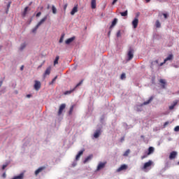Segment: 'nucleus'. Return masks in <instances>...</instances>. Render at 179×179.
<instances>
[{
	"instance_id": "50",
	"label": "nucleus",
	"mask_w": 179,
	"mask_h": 179,
	"mask_svg": "<svg viewBox=\"0 0 179 179\" xmlns=\"http://www.w3.org/2000/svg\"><path fill=\"white\" fill-rule=\"evenodd\" d=\"M27 96H28V98H29V97L31 96L30 94H28L27 95Z\"/></svg>"
},
{
	"instance_id": "28",
	"label": "nucleus",
	"mask_w": 179,
	"mask_h": 179,
	"mask_svg": "<svg viewBox=\"0 0 179 179\" xmlns=\"http://www.w3.org/2000/svg\"><path fill=\"white\" fill-rule=\"evenodd\" d=\"M27 46L26 42H24V43H21V45L20 46V50H23Z\"/></svg>"
},
{
	"instance_id": "10",
	"label": "nucleus",
	"mask_w": 179,
	"mask_h": 179,
	"mask_svg": "<svg viewBox=\"0 0 179 179\" xmlns=\"http://www.w3.org/2000/svg\"><path fill=\"white\" fill-rule=\"evenodd\" d=\"M51 73V67H47L46 70L45 71V73H43V77L45 78L46 76H49Z\"/></svg>"
},
{
	"instance_id": "42",
	"label": "nucleus",
	"mask_w": 179,
	"mask_h": 179,
	"mask_svg": "<svg viewBox=\"0 0 179 179\" xmlns=\"http://www.w3.org/2000/svg\"><path fill=\"white\" fill-rule=\"evenodd\" d=\"M169 122H165V123H164V127H166V125H169Z\"/></svg>"
},
{
	"instance_id": "18",
	"label": "nucleus",
	"mask_w": 179,
	"mask_h": 179,
	"mask_svg": "<svg viewBox=\"0 0 179 179\" xmlns=\"http://www.w3.org/2000/svg\"><path fill=\"white\" fill-rule=\"evenodd\" d=\"M85 150H80L76 157V160H79L81 156L83 155Z\"/></svg>"
},
{
	"instance_id": "52",
	"label": "nucleus",
	"mask_w": 179,
	"mask_h": 179,
	"mask_svg": "<svg viewBox=\"0 0 179 179\" xmlns=\"http://www.w3.org/2000/svg\"><path fill=\"white\" fill-rule=\"evenodd\" d=\"M6 166H3V170L6 169Z\"/></svg>"
},
{
	"instance_id": "17",
	"label": "nucleus",
	"mask_w": 179,
	"mask_h": 179,
	"mask_svg": "<svg viewBox=\"0 0 179 179\" xmlns=\"http://www.w3.org/2000/svg\"><path fill=\"white\" fill-rule=\"evenodd\" d=\"M178 103V99L173 101V103L169 106V109H174L175 106Z\"/></svg>"
},
{
	"instance_id": "16",
	"label": "nucleus",
	"mask_w": 179,
	"mask_h": 179,
	"mask_svg": "<svg viewBox=\"0 0 179 179\" xmlns=\"http://www.w3.org/2000/svg\"><path fill=\"white\" fill-rule=\"evenodd\" d=\"M128 166L126 164H122L119 169H117V171H122L123 170H127Z\"/></svg>"
},
{
	"instance_id": "33",
	"label": "nucleus",
	"mask_w": 179,
	"mask_h": 179,
	"mask_svg": "<svg viewBox=\"0 0 179 179\" xmlns=\"http://www.w3.org/2000/svg\"><path fill=\"white\" fill-rule=\"evenodd\" d=\"M58 78V76H55L54 77V78H52L51 83H50V84H53L55 83V81H56L57 78Z\"/></svg>"
},
{
	"instance_id": "48",
	"label": "nucleus",
	"mask_w": 179,
	"mask_h": 179,
	"mask_svg": "<svg viewBox=\"0 0 179 179\" xmlns=\"http://www.w3.org/2000/svg\"><path fill=\"white\" fill-rule=\"evenodd\" d=\"M163 64H164V62H162V63H160L159 66H163Z\"/></svg>"
},
{
	"instance_id": "9",
	"label": "nucleus",
	"mask_w": 179,
	"mask_h": 179,
	"mask_svg": "<svg viewBox=\"0 0 179 179\" xmlns=\"http://www.w3.org/2000/svg\"><path fill=\"white\" fill-rule=\"evenodd\" d=\"M177 155H178L177 152H171V155H169V159L173 160L174 159H176V157H177Z\"/></svg>"
},
{
	"instance_id": "46",
	"label": "nucleus",
	"mask_w": 179,
	"mask_h": 179,
	"mask_svg": "<svg viewBox=\"0 0 179 179\" xmlns=\"http://www.w3.org/2000/svg\"><path fill=\"white\" fill-rule=\"evenodd\" d=\"M146 157H147V156L144 155V156H142V157H141V159H142V160H143V159H145Z\"/></svg>"
},
{
	"instance_id": "2",
	"label": "nucleus",
	"mask_w": 179,
	"mask_h": 179,
	"mask_svg": "<svg viewBox=\"0 0 179 179\" xmlns=\"http://www.w3.org/2000/svg\"><path fill=\"white\" fill-rule=\"evenodd\" d=\"M134 49L132 48H129L127 56H128V60H131L134 57Z\"/></svg>"
},
{
	"instance_id": "25",
	"label": "nucleus",
	"mask_w": 179,
	"mask_h": 179,
	"mask_svg": "<svg viewBox=\"0 0 179 179\" xmlns=\"http://www.w3.org/2000/svg\"><path fill=\"white\" fill-rule=\"evenodd\" d=\"M24 177V174H23V173H22L21 174H20V176H17L15 177H14L13 179H23Z\"/></svg>"
},
{
	"instance_id": "26",
	"label": "nucleus",
	"mask_w": 179,
	"mask_h": 179,
	"mask_svg": "<svg viewBox=\"0 0 179 179\" xmlns=\"http://www.w3.org/2000/svg\"><path fill=\"white\" fill-rule=\"evenodd\" d=\"M153 98L154 96H150L148 101H145V102H143V105H148L152 101Z\"/></svg>"
},
{
	"instance_id": "49",
	"label": "nucleus",
	"mask_w": 179,
	"mask_h": 179,
	"mask_svg": "<svg viewBox=\"0 0 179 179\" xmlns=\"http://www.w3.org/2000/svg\"><path fill=\"white\" fill-rule=\"evenodd\" d=\"M23 69H24V66H21L20 69L23 70Z\"/></svg>"
},
{
	"instance_id": "40",
	"label": "nucleus",
	"mask_w": 179,
	"mask_h": 179,
	"mask_svg": "<svg viewBox=\"0 0 179 179\" xmlns=\"http://www.w3.org/2000/svg\"><path fill=\"white\" fill-rule=\"evenodd\" d=\"M117 36H121V32H120V31H117Z\"/></svg>"
},
{
	"instance_id": "54",
	"label": "nucleus",
	"mask_w": 179,
	"mask_h": 179,
	"mask_svg": "<svg viewBox=\"0 0 179 179\" xmlns=\"http://www.w3.org/2000/svg\"><path fill=\"white\" fill-rule=\"evenodd\" d=\"M110 34H111V31H109V32H108V35L110 36Z\"/></svg>"
},
{
	"instance_id": "20",
	"label": "nucleus",
	"mask_w": 179,
	"mask_h": 179,
	"mask_svg": "<svg viewBox=\"0 0 179 179\" xmlns=\"http://www.w3.org/2000/svg\"><path fill=\"white\" fill-rule=\"evenodd\" d=\"M117 21H118L117 18H114V20L112 21V24H111L110 28H113V27H115V25H116Z\"/></svg>"
},
{
	"instance_id": "47",
	"label": "nucleus",
	"mask_w": 179,
	"mask_h": 179,
	"mask_svg": "<svg viewBox=\"0 0 179 179\" xmlns=\"http://www.w3.org/2000/svg\"><path fill=\"white\" fill-rule=\"evenodd\" d=\"M3 178H6V173H3Z\"/></svg>"
},
{
	"instance_id": "23",
	"label": "nucleus",
	"mask_w": 179,
	"mask_h": 179,
	"mask_svg": "<svg viewBox=\"0 0 179 179\" xmlns=\"http://www.w3.org/2000/svg\"><path fill=\"white\" fill-rule=\"evenodd\" d=\"M75 106L76 105H71L70 106V109L69 110V115H73V111L74 110Z\"/></svg>"
},
{
	"instance_id": "32",
	"label": "nucleus",
	"mask_w": 179,
	"mask_h": 179,
	"mask_svg": "<svg viewBox=\"0 0 179 179\" xmlns=\"http://www.w3.org/2000/svg\"><path fill=\"white\" fill-rule=\"evenodd\" d=\"M129 153H130V150L128 149V150H126V152L124 153V157H127V156H129Z\"/></svg>"
},
{
	"instance_id": "38",
	"label": "nucleus",
	"mask_w": 179,
	"mask_h": 179,
	"mask_svg": "<svg viewBox=\"0 0 179 179\" xmlns=\"http://www.w3.org/2000/svg\"><path fill=\"white\" fill-rule=\"evenodd\" d=\"M174 131L175 132H179V126H176Z\"/></svg>"
},
{
	"instance_id": "5",
	"label": "nucleus",
	"mask_w": 179,
	"mask_h": 179,
	"mask_svg": "<svg viewBox=\"0 0 179 179\" xmlns=\"http://www.w3.org/2000/svg\"><path fill=\"white\" fill-rule=\"evenodd\" d=\"M35 90H36L37 91L38 90H40V88L41 87V81H38V80H35V84L34 85Z\"/></svg>"
},
{
	"instance_id": "45",
	"label": "nucleus",
	"mask_w": 179,
	"mask_h": 179,
	"mask_svg": "<svg viewBox=\"0 0 179 179\" xmlns=\"http://www.w3.org/2000/svg\"><path fill=\"white\" fill-rule=\"evenodd\" d=\"M3 83V80H0V87H1Z\"/></svg>"
},
{
	"instance_id": "8",
	"label": "nucleus",
	"mask_w": 179,
	"mask_h": 179,
	"mask_svg": "<svg viewBox=\"0 0 179 179\" xmlns=\"http://www.w3.org/2000/svg\"><path fill=\"white\" fill-rule=\"evenodd\" d=\"M78 4H76V6H74V7L72 8L71 11V15H74L76 14V13H78Z\"/></svg>"
},
{
	"instance_id": "3",
	"label": "nucleus",
	"mask_w": 179,
	"mask_h": 179,
	"mask_svg": "<svg viewBox=\"0 0 179 179\" xmlns=\"http://www.w3.org/2000/svg\"><path fill=\"white\" fill-rule=\"evenodd\" d=\"M83 83V80H81L79 83H78V84H76V87H74V88H73V90H70L69 91H66L64 92V94H71V92H73V91H75V90L79 87L80 85H81Z\"/></svg>"
},
{
	"instance_id": "43",
	"label": "nucleus",
	"mask_w": 179,
	"mask_h": 179,
	"mask_svg": "<svg viewBox=\"0 0 179 179\" xmlns=\"http://www.w3.org/2000/svg\"><path fill=\"white\" fill-rule=\"evenodd\" d=\"M164 18H168V15H167V14H166L165 13H164Z\"/></svg>"
},
{
	"instance_id": "19",
	"label": "nucleus",
	"mask_w": 179,
	"mask_h": 179,
	"mask_svg": "<svg viewBox=\"0 0 179 179\" xmlns=\"http://www.w3.org/2000/svg\"><path fill=\"white\" fill-rule=\"evenodd\" d=\"M106 166V163H99V164L97 166V170H101L102 169H104V167Z\"/></svg>"
},
{
	"instance_id": "4",
	"label": "nucleus",
	"mask_w": 179,
	"mask_h": 179,
	"mask_svg": "<svg viewBox=\"0 0 179 179\" xmlns=\"http://www.w3.org/2000/svg\"><path fill=\"white\" fill-rule=\"evenodd\" d=\"M66 106V103H61L59 108V110L57 112L59 117H60V115L62 114V112L63 110H64Z\"/></svg>"
},
{
	"instance_id": "34",
	"label": "nucleus",
	"mask_w": 179,
	"mask_h": 179,
	"mask_svg": "<svg viewBox=\"0 0 179 179\" xmlns=\"http://www.w3.org/2000/svg\"><path fill=\"white\" fill-rule=\"evenodd\" d=\"M64 34H63V35L61 36L59 42L60 43H62L63 42V41H64Z\"/></svg>"
},
{
	"instance_id": "29",
	"label": "nucleus",
	"mask_w": 179,
	"mask_h": 179,
	"mask_svg": "<svg viewBox=\"0 0 179 179\" xmlns=\"http://www.w3.org/2000/svg\"><path fill=\"white\" fill-rule=\"evenodd\" d=\"M155 26L157 27V28H160L161 22L159 20H157V21L155 22Z\"/></svg>"
},
{
	"instance_id": "37",
	"label": "nucleus",
	"mask_w": 179,
	"mask_h": 179,
	"mask_svg": "<svg viewBox=\"0 0 179 179\" xmlns=\"http://www.w3.org/2000/svg\"><path fill=\"white\" fill-rule=\"evenodd\" d=\"M29 7H25L24 10V15H26L27 13V10H28Z\"/></svg>"
},
{
	"instance_id": "55",
	"label": "nucleus",
	"mask_w": 179,
	"mask_h": 179,
	"mask_svg": "<svg viewBox=\"0 0 179 179\" xmlns=\"http://www.w3.org/2000/svg\"><path fill=\"white\" fill-rule=\"evenodd\" d=\"M178 164H179V162H178Z\"/></svg>"
},
{
	"instance_id": "41",
	"label": "nucleus",
	"mask_w": 179,
	"mask_h": 179,
	"mask_svg": "<svg viewBox=\"0 0 179 179\" xmlns=\"http://www.w3.org/2000/svg\"><path fill=\"white\" fill-rule=\"evenodd\" d=\"M40 15H41V11H39L38 13H37L36 17H40Z\"/></svg>"
},
{
	"instance_id": "31",
	"label": "nucleus",
	"mask_w": 179,
	"mask_h": 179,
	"mask_svg": "<svg viewBox=\"0 0 179 179\" xmlns=\"http://www.w3.org/2000/svg\"><path fill=\"white\" fill-rule=\"evenodd\" d=\"M52 10L53 14H57V10L55 6H52Z\"/></svg>"
},
{
	"instance_id": "1",
	"label": "nucleus",
	"mask_w": 179,
	"mask_h": 179,
	"mask_svg": "<svg viewBox=\"0 0 179 179\" xmlns=\"http://www.w3.org/2000/svg\"><path fill=\"white\" fill-rule=\"evenodd\" d=\"M48 18V15H45V17H43L41 21H39V22H38V24L36 25V27L34 28H33L32 29V32L33 33H36L37 29L39 28L40 25H42V24H43V22H45V21H46Z\"/></svg>"
},
{
	"instance_id": "35",
	"label": "nucleus",
	"mask_w": 179,
	"mask_h": 179,
	"mask_svg": "<svg viewBox=\"0 0 179 179\" xmlns=\"http://www.w3.org/2000/svg\"><path fill=\"white\" fill-rule=\"evenodd\" d=\"M120 78H121L122 80H124V78H126V74H125V73H122L121 74Z\"/></svg>"
},
{
	"instance_id": "27",
	"label": "nucleus",
	"mask_w": 179,
	"mask_h": 179,
	"mask_svg": "<svg viewBox=\"0 0 179 179\" xmlns=\"http://www.w3.org/2000/svg\"><path fill=\"white\" fill-rule=\"evenodd\" d=\"M120 14L122 15V17H127L128 15V10H126L123 12H120Z\"/></svg>"
},
{
	"instance_id": "44",
	"label": "nucleus",
	"mask_w": 179,
	"mask_h": 179,
	"mask_svg": "<svg viewBox=\"0 0 179 179\" xmlns=\"http://www.w3.org/2000/svg\"><path fill=\"white\" fill-rule=\"evenodd\" d=\"M117 1H118V0H113L112 4H113V5L115 4V3H117Z\"/></svg>"
},
{
	"instance_id": "7",
	"label": "nucleus",
	"mask_w": 179,
	"mask_h": 179,
	"mask_svg": "<svg viewBox=\"0 0 179 179\" xmlns=\"http://www.w3.org/2000/svg\"><path fill=\"white\" fill-rule=\"evenodd\" d=\"M138 22H139V20H138V17H135V18L132 21V25H133L134 28H137V27L138 25Z\"/></svg>"
},
{
	"instance_id": "30",
	"label": "nucleus",
	"mask_w": 179,
	"mask_h": 179,
	"mask_svg": "<svg viewBox=\"0 0 179 179\" xmlns=\"http://www.w3.org/2000/svg\"><path fill=\"white\" fill-rule=\"evenodd\" d=\"M59 60V56H56L55 59L54 60V65L58 64Z\"/></svg>"
},
{
	"instance_id": "14",
	"label": "nucleus",
	"mask_w": 179,
	"mask_h": 179,
	"mask_svg": "<svg viewBox=\"0 0 179 179\" xmlns=\"http://www.w3.org/2000/svg\"><path fill=\"white\" fill-rule=\"evenodd\" d=\"M74 39H76V36H72L71 38H69L65 41V43L67 45H69V43H71V42H73Z\"/></svg>"
},
{
	"instance_id": "39",
	"label": "nucleus",
	"mask_w": 179,
	"mask_h": 179,
	"mask_svg": "<svg viewBox=\"0 0 179 179\" xmlns=\"http://www.w3.org/2000/svg\"><path fill=\"white\" fill-rule=\"evenodd\" d=\"M67 7H68V3H66V4L64 5V11L66 10Z\"/></svg>"
},
{
	"instance_id": "36",
	"label": "nucleus",
	"mask_w": 179,
	"mask_h": 179,
	"mask_svg": "<svg viewBox=\"0 0 179 179\" xmlns=\"http://www.w3.org/2000/svg\"><path fill=\"white\" fill-rule=\"evenodd\" d=\"M10 6H11V1H9V3H8V5H7V11H6L7 13H8V10H9Z\"/></svg>"
},
{
	"instance_id": "21",
	"label": "nucleus",
	"mask_w": 179,
	"mask_h": 179,
	"mask_svg": "<svg viewBox=\"0 0 179 179\" xmlns=\"http://www.w3.org/2000/svg\"><path fill=\"white\" fill-rule=\"evenodd\" d=\"M93 157V155H90V156H87V157H86V159L84 160V164L87 163V162L92 160Z\"/></svg>"
},
{
	"instance_id": "6",
	"label": "nucleus",
	"mask_w": 179,
	"mask_h": 179,
	"mask_svg": "<svg viewBox=\"0 0 179 179\" xmlns=\"http://www.w3.org/2000/svg\"><path fill=\"white\" fill-rule=\"evenodd\" d=\"M100 135H101V129H97L94 133V138L97 139V138H99Z\"/></svg>"
},
{
	"instance_id": "51",
	"label": "nucleus",
	"mask_w": 179,
	"mask_h": 179,
	"mask_svg": "<svg viewBox=\"0 0 179 179\" xmlns=\"http://www.w3.org/2000/svg\"><path fill=\"white\" fill-rule=\"evenodd\" d=\"M122 141H124V137H122V138H121L122 142Z\"/></svg>"
},
{
	"instance_id": "24",
	"label": "nucleus",
	"mask_w": 179,
	"mask_h": 179,
	"mask_svg": "<svg viewBox=\"0 0 179 179\" xmlns=\"http://www.w3.org/2000/svg\"><path fill=\"white\" fill-rule=\"evenodd\" d=\"M154 152H155L154 148H152V147L149 148L148 155L150 156V155H152V153H154Z\"/></svg>"
},
{
	"instance_id": "12",
	"label": "nucleus",
	"mask_w": 179,
	"mask_h": 179,
	"mask_svg": "<svg viewBox=\"0 0 179 179\" xmlns=\"http://www.w3.org/2000/svg\"><path fill=\"white\" fill-rule=\"evenodd\" d=\"M152 162H151V160H150L147 163H145V164L143 167V170H146V169H148V167H150L152 166Z\"/></svg>"
},
{
	"instance_id": "15",
	"label": "nucleus",
	"mask_w": 179,
	"mask_h": 179,
	"mask_svg": "<svg viewBox=\"0 0 179 179\" xmlns=\"http://www.w3.org/2000/svg\"><path fill=\"white\" fill-rule=\"evenodd\" d=\"M159 83H161V86L162 87V88H166V80H164L163 78H160Z\"/></svg>"
},
{
	"instance_id": "53",
	"label": "nucleus",
	"mask_w": 179,
	"mask_h": 179,
	"mask_svg": "<svg viewBox=\"0 0 179 179\" xmlns=\"http://www.w3.org/2000/svg\"><path fill=\"white\" fill-rule=\"evenodd\" d=\"M155 63L158 64L159 63V60H155Z\"/></svg>"
},
{
	"instance_id": "13",
	"label": "nucleus",
	"mask_w": 179,
	"mask_h": 179,
	"mask_svg": "<svg viewBox=\"0 0 179 179\" xmlns=\"http://www.w3.org/2000/svg\"><path fill=\"white\" fill-rule=\"evenodd\" d=\"M43 170H45V166L39 167V169H38V170H36L35 171V176H38V174H40V173H42V171H43Z\"/></svg>"
},
{
	"instance_id": "11",
	"label": "nucleus",
	"mask_w": 179,
	"mask_h": 179,
	"mask_svg": "<svg viewBox=\"0 0 179 179\" xmlns=\"http://www.w3.org/2000/svg\"><path fill=\"white\" fill-rule=\"evenodd\" d=\"M174 56L173 55V53H171L170 55H169L167 56V57H166L164 60V63H166V62H168V60H173Z\"/></svg>"
},
{
	"instance_id": "22",
	"label": "nucleus",
	"mask_w": 179,
	"mask_h": 179,
	"mask_svg": "<svg viewBox=\"0 0 179 179\" xmlns=\"http://www.w3.org/2000/svg\"><path fill=\"white\" fill-rule=\"evenodd\" d=\"M91 7H92V8H96V0H92Z\"/></svg>"
}]
</instances>
